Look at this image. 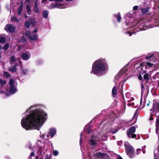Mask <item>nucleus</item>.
I'll use <instances>...</instances> for the list:
<instances>
[{
	"label": "nucleus",
	"mask_w": 159,
	"mask_h": 159,
	"mask_svg": "<svg viewBox=\"0 0 159 159\" xmlns=\"http://www.w3.org/2000/svg\"><path fill=\"white\" fill-rule=\"evenodd\" d=\"M80 135H81V136H82V134H81ZM82 141V139L81 138H80V145H81V144Z\"/></svg>",
	"instance_id": "obj_47"
},
{
	"label": "nucleus",
	"mask_w": 159,
	"mask_h": 159,
	"mask_svg": "<svg viewBox=\"0 0 159 159\" xmlns=\"http://www.w3.org/2000/svg\"><path fill=\"white\" fill-rule=\"evenodd\" d=\"M37 32V30L36 29H35L32 32L34 33H36Z\"/></svg>",
	"instance_id": "obj_55"
},
{
	"label": "nucleus",
	"mask_w": 159,
	"mask_h": 159,
	"mask_svg": "<svg viewBox=\"0 0 159 159\" xmlns=\"http://www.w3.org/2000/svg\"><path fill=\"white\" fill-rule=\"evenodd\" d=\"M135 131V128L134 126L131 127L129 129L127 133V135L129 138H134L136 136V135L133 134Z\"/></svg>",
	"instance_id": "obj_7"
},
{
	"label": "nucleus",
	"mask_w": 159,
	"mask_h": 159,
	"mask_svg": "<svg viewBox=\"0 0 159 159\" xmlns=\"http://www.w3.org/2000/svg\"><path fill=\"white\" fill-rule=\"evenodd\" d=\"M38 152L41 154H43L44 153V151L41 148H39Z\"/></svg>",
	"instance_id": "obj_24"
},
{
	"label": "nucleus",
	"mask_w": 159,
	"mask_h": 159,
	"mask_svg": "<svg viewBox=\"0 0 159 159\" xmlns=\"http://www.w3.org/2000/svg\"><path fill=\"white\" fill-rule=\"evenodd\" d=\"M9 92L10 94H13L17 91V90L16 88L17 84L12 79L10 78L9 82Z\"/></svg>",
	"instance_id": "obj_3"
},
{
	"label": "nucleus",
	"mask_w": 159,
	"mask_h": 159,
	"mask_svg": "<svg viewBox=\"0 0 159 159\" xmlns=\"http://www.w3.org/2000/svg\"><path fill=\"white\" fill-rule=\"evenodd\" d=\"M147 64L149 66H151L153 65L150 62H148L147 63Z\"/></svg>",
	"instance_id": "obj_43"
},
{
	"label": "nucleus",
	"mask_w": 159,
	"mask_h": 159,
	"mask_svg": "<svg viewBox=\"0 0 159 159\" xmlns=\"http://www.w3.org/2000/svg\"><path fill=\"white\" fill-rule=\"evenodd\" d=\"M34 156V153L33 152H32L30 154V157H31Z\"/></svg>",
	"instance_id": "obj_48"
},
{
	"label": "nucleus",
	"mask_w": 159,
	"mask_h": 159,
	"mask_svg": "<svg viewBox=\"0 0 159 159\" xmlns=\"http://www.w3.org/2000/svg\"><path fill=\"white\" fill-rule=\"evenodd\" d=\"M23 70V71L22 72V74H26L28 72V70L26 69V70Z\"/></svg>",
	"instance_id": "obj_35"
},
{
	"label": "nucleus",
	"mask_w": 159,
	"mask_h": 159,
	"mask_svg": "<svg viewBox=\"0 0 159 159\" xmlns=\"http://www.w3.org/2000/svg\"><path fill=\"white\" fill-rule=\"evenodd\" d=\"M30 54L28 52L23 53L21 55L22 58L24 60H28L30 58Z\"/></svg>",
	"instance_id": "obj_9"
},
{
	"label": "nucleus",
	"mask_w": 159,
	"mask_h": 159,
	"mask_svg": "<svg viewBox=\"0 0 159 159\" xmlns=\"http://www.w3.org/2000/svg\"><path fill=\"white\" fill-rule=\"evenodd\" d=\"M22 7L21 6L19 7L18 9V14L20 15L21 14V11H22Z\"/></svg>",
	"instance_id": "obj_30"
},
{
	"label": "nucleus",
	"mask_w": 159,
	"mask_h": 159,
	"mask_svg": "<svg viewBox=\"0 0 159 159\" xmlns=\"http://www.w3.org/2000/svg\"><path fill=\"white\" fill-rule=\"evenodd\" d=\"M145 148V146H144V147H142V150L143 152V154H144L145 153V151L144 150V148Z\"/></svg>",
	"instance_id": "obj_40"
},
{
	"label": "nucleus",
	"mask_w": 159,
	"mask_h": 159,
	"mask_svg": "<svg viewBox=\"0 0 159 159\" xmlns=\"http://www.w3.org/2000/svg\"><path fill=\"white\" fill-rule=\"evenodd\" d=\"M118 159H123L120 156H118L117 157Z\"/></svg>",
	"instance_id": "obj_54"
},
{
	"label": "nucleus",
	"mask_w": 159,
	"mask_h": 159,
	"mask_svg": "<svg viewBox=\"0 0 159 159\" xmlns=\"http://www.w3.org/2000/svg\"><path fill=\"white\" fill-rule=\"evenodd\" d=\"M151 110L155 112H158L159 111V104L157 103H153V107Z\"/></svg>",
	"instance_id": "obj_11"
},
{
	"label": "nucleus",
	"mask_w": 159,
	"mask_h": 159,
	"mask_svg": "<svg viewBox=\"0 0 159 159\" xmlns=\"http://www.w3.org/2000/svg\"><path fill=\"white\" fill-rule=\"evenodd\" d=\"M3 75L4 76H5L7 77H9L10 76V74L7 72L4 71L3 72Z\"/></svg>",
	"instance_id": "obj_25"
},
{
	"label": "nucleus",
	"mask_w": 159,
	"mask_h": 159,
	"mask_svg": "<svg viewBox=\"0 0 159 159\" xmlns=\"http://www.w3.org/2000/svg\"><path fill=\"white\" fill-rule=\"evenodd\" d=\"M1 93H5V95H7V93H5L3 91H1Z\"/></svg>",
	"instance_id": "obj_52"
},
{
	"label": "nucleus",
	"mask_w": 159,
	"mask_h": 159,
	"mask_svg": "<svg viewBox=\"0 0 159 159\" xmlns=\"http://www.w3.org/2000/svg\"><path fill=\"white\" fill-rule=\"evenodd\" d=\"M1 55H0V59H1Z\"/></svg>",
	"instance_id": "obj_63"
},
{
	"label": "nucleus",
	"mask_w": 159,
	"mask_h": 159,
	"mask_svg": "<svg viewBox=\"0 0 159 159\" xmlns=\"http://www.w3.org/2000/svg\"><path fill=\"white\" fill-rule=\"evenodd\" d=\"M158 9L159 10V6H158Z\"/></svg>",
	"instance_id": "obj_62"
},
{
	"label": "nucleus",
	"mask_w": 159,
	"mask_h": 159,
	"mask_svg": "<svg viewBox=\"0 0 159 159\" xmlns=\"http://www.w3.org/2000/svg\"><path fill=\"white\" fill-rule=\"evenodd\" d=\"M105 154L102 153L101 152H97L94 154V157L95 158H99L102 157L104 156Z\"/></svg>",
	"instance_id": "obj_14"
},
{
	"label": "nucleus",
	"mask_w": 159,
	"mask_h": 159,
	"mask_svg": "<svg viewBox=\"0 0 159 159\" xmlns=\"http://www.w3.org/2000/svg\"><path fill=\"white\" fill-rule=\"evenodd\" d=\"M144 78L147 80H148L149 79V75L148 74H146L143 76Z\"/></svg>",
	"instance_id": "obj_28"
},
{
	"label": "nucleus",
	"mask_w": 159,
	"mask_h": 159,
	"mask_svg": "<svg viewBox=\"0 0 159 159\" xmlns=\"http://www.w3.org/2000/svg\"><path fill=\"white\" fill-rule=\"evenodd\" d=\"M117 88L116 86H114L112 89V94L113 96L116 95L117 94Z\"/></svg>",
	"instance_id": "obj_18"
},
{
	"label": "nucleus",
	"mask_w": 159,
	"mask_h": 159,
	"mask_svg": "<svg viewBox=\"0 0 159 159\" xmlns=\"http://www.w3.org/2000/svg\"><path fill=\"white\" fill-rule=\"evenodd\" d=\"M47 0H42L41 3H43L45 4H46Z\"/></svg>",
	"instance_id": "obj_45"
},
{
	"label": "nucleus",
	"mask_w": 159,
	"mask_h": 159,
	"mask_svg": "<svg viewBox=\"0 0 159 159\" xmlns=\"http://www.w3.org/2000/svg\"><path fill=\"white\" fill-rule=\"evenodd\" d=\"M26 9H27V11H31L30 7V6L28 5L26 6Z\"/></svg>",
	"instance_id": "obj_38"
},
{
	"label": "nucleus",
	"mask_w": 159,
	"mask_h": 159,
	"mask_svg": "<svg viewBox=\"0 0 159 159\" xmlns=\"http://www.w3.org/2000/svg\"><path fill=\"white\" fill-rule=\"evenodd\" d=\"M2 48V47L0 46V49H1V48Z\"/></svg>",
	"instance_id": "obj_64"
},
{
	"label": "nucleus",
	"mask_w": 159,
	"mask_h": 159,
	"mask_svg": "<svg viewBox=\"0 0 159 159\" xmlns=\"http://www.w3.org/2000/svg\"><path fill=\"white\" fill-rule=\"evenodd\" d=\"M11 20L12 21H14L16 22H19V19H17L15 17H13L11 18Z\"/></svg>",
	"instance_id": "obj_23"
},
{
	"label": "nucleus",
	"mask_w": 159,
	"mask_h": 159,
	"mask_svg": "<svg viewBox=\"0 0 159 159\" xmlns=\"http://www.w3.org/2000/svg\"><path fill=\"white\" fill-rule=\"evenodd\" d=\"M6 40L5 38L3 37H0V43H4Z\"/></svg>",
	"instance_id": "obj_26"
},
{
	"label": "nucleus",
	"mask_w": 159,
	"mask_h": 159,
	"mask_svg": "<svg viewBox=\"0 0 159 159\" xmlns=\"http://www.w3.org/2000/svg\"><path fill=\"white\" fill-rule=\"evenodd\" d=\"M138 78L139 80H141L142 79V77L140 75L138 76Z\"/></svg>",
	"instance_id": "obj_42"
},
{
	"label": "nucleus",
	"mask_w": 159,
	"mask_h": 159,
	"mask_svg": "<svg viewBox=\"0 0 159 159\" xmlns=\"http://www.w3.org/2000/svg\"><path fill=\"white\" fill-rule=\"evenodd\" d=\"M17 59H18V61L20 62V60L18 58Z\"/></svg>",
	"instance_id": "obj_57"
},
{
	"label": "nucleus",
	"mask_w": 159,
	"mask_h": 159,
	"mask_svg": "<svg viewBox=\"0 0 159 159\" xmlns=\"http://www.w3.org/2000/svg\"><path fill=\"white\" fill-rule=\"evenodd\" d=\"M54 7H57L58 8L61 9L64 8L66 7H65L64 5L61 4L59 3H57Z\"/></svg>",
	"instance_id": "obj_19"
},
{
	"label": "nucleus",
	"mask_w": 159,
	"mask_h": 159,
	"mask_svg": "<svg viewBox=\"0 0 159 159\" xmlns=\"http://www.w3.org/2000/svg\"><path fill=\"white\" fill-rule=\"evenodd\" d=\"M52 143H51V147H52Z\"/></svg>",
	"instance_id": "obj_61"
},
{
	"label": "nucleus",
	"mask_w": 159,
	"mask_h": 159,
	"mask_svg": "<svg viewBox=\"0 0 159 159\" xmlns=\"http://www.w3.org/2000/svg\"><path fill=\"white\" fill-rule=\"evenodd\" d=\"M141 87H142V89H143V84H142V86H141Z\"/></svg>",
	"instance_id": "obj_58"
},
{
	"label": "nucleus",
	"mask_w": 159,
	"mask_h": 159,
	"mask_svg": "<svg viewBox=\"0 0 159 159\" xmlns=\"http://www.w3.org/2000/svg\"><path fill=\"white\" fill-rule=\"evenodd\" d=\"M0 83L1 84L2 86H3L5 84H6V81L4 80H2L1 79H0Z\"/></svg>",
	"instance_id": "obj_27"
},
{
	"label": "nucleus",
	"mask_w": 159,
	"mask_h": 159,
	"mask_svg": "<svg viewBox=\"0 0 159 159\" xmlns=\"http://www.w3.org/2000/svg\"><path fill=\"white\" fill-rule=\"evenodd\" d=\"M37 3H38V1H37V0L35 3L34 6V12L36 13H38L39 12V9L38 7Z\"/></svg>",
	"instance_id": "obj_17"
},
{
	"label": "nucleus",
	"mask_w": 159,
	"mask_h": 159,
	"mask_svg": "<svg viewBox=\"0 0 159 159\" xmlns=\"http://www.w3.org/2000/svg\"><path fill=\"white\" fill-rule=\"evenodd\" d=\"M150 120H153V118L152 117V115H151L150 116Z\"/></svg>",
	"instance_id": "obj_49"
},
{
	"label": "nucleus",
	"mask_w": 159,
	"mask_h": 159,
	"mask_svg": "<svg viewBox=\"0 0 159 159\" xmlns=\"http://www.w3.org/2000/svg\"><path fill=\"white\" fill-rule=\"evenodd\" d=\"M154 25L156 26H159V16L156 19Z\"/></svg>",
	"instance_id": "obj_22"
},
{
	"label": "nucleus",
	"mask_w": 159,
	"mask_h": 159,
	"mask_svg": "<svg viewBox=\"0 0 159 159\" xmlns=\"http://www.w3.org/2000/svg\"><path fill=\"white\" fill-rule=\"evenodd\" d=\"M156 126V132L157 134H158V133H159V115L157 119Z\"/></svg>",
	"instance_id": "obj_12"
},
{
	"label": "nucleus",
	"mask_w": 159,
	"mask_h": 159,
	"mask_svg": "<svg viewBox=\"0 0 159 159\" xmlns=\"http://www.w3.org/2000/svg\"><path fill=\"white\" fill-rule=\"evenodd\" d=\"M18 66V64H16L15 65L9 68L8 70L12 72H15L17 70L16 66Z\"/></svg>",
	"instance_id": "obj_15"
},
{
	"label": "nucleus",
	"mask_w": 159,
	"mask_h": 159,
	"mask_svg": "<svg viewBox=\"0 0 159 159\" xmlns=\"http://www.w3.org/2000/svg\"><path fill=\"white\" fill-rule=\"evenodd\" d=\"M149 103H148L147 104V106H149Z\"/></svg>",
	"instance_id": "obj_59"
},
{
	"label": "nucleus",
	"mask_w": 159,
	"mask_h": 159,
	"mask_svg": "<svg viewBox=\"0 0 159 159\" xmlns=\"http://www.w3.org/2000/svg\"><path fill=\"white\" fill-rule=\"evenodd\" d=\"M100 139L96 136H93L90 140V143L93 146H95L97 143L98 140H100Z\"/></svg>",
	"instance_id": "obj_10"
},
{
	"label": "nucleus",
	"mask_w": 159,
	"mask_h": 159,
	"mask_svg": "<svg viewBox=\"0 0 159 159\" xmlns=\"http://www.w3.org/2000/svg\"><path fill=\"white\" fill-rule=\"evenodd\" d=\"M59 154V152L57 151L54 150L53 151V154L54 156H57Z\"/></svg>",
	"instance_id": "obj_33"
},
{
	"label": "nucleus",
	"mask_w": 159,
	"mask_h": 159,
	"mask_svg": "<svg viewBox=\"0 0 159 159\" xmlns=\"http://www.w3.org/2000/svg\"><path fill=\"white\" fill-rule=\"evenodd\" d=\"M25 35L30 40H36L38 38V36L37 34L33 35V32L29 31H27L26 32Z\"/></svg>",
	"instance_id": "obj_5"
},
{
	"label": "nucleus",
	"mask_w": 159,
	"mask_h": 159,
	"mask_svg": "<svg viewBox=\"0 0 159 159\" xmlns=\"http://www.w3.org/2000/svg\"><path fill=\"white\" fill-rule=\"evenodd\" d=\"M138 8V6H135L133 7V10H136Z\"/></svg>",
	"instance_id": "obj_39"
},
{
	"label": "nucleus",
	"mask_w": 159,
	"mask_h": 159,
	"mask_svg": "<svg viewBox=\"0 0 159 159\" xmlns=\"http://www.w3.org/2000/svg\"><path fill=\"white\" fill-rule=\"evenodd\" d=\"M25 25L26 28H29L30 26V22L28 21H26L25 23Z\"/></svg>",
	"instance_id": "obj_29"
},
{
	"label": "nucleus",
	"mask_w": 159,
	"mask_h": 159,
	"mask_svg": "<svg viewBox=\"0 0 159 159\" xmlns=\"http://www.w3.org/2000/svg\"><path fill=\"white\" fill-rule=\"evenodd\" d=\"M32 24H34L35 23V20L34 19H30Z\"/></svg>",
	"instance_id": "obj_37"
},
{
	"label": "nucleus",
	"mask_w": 159,
	"mask_h": 159,
	"mask_svg": "<svg viewBox=\"0 0 159 159\" xmlns=\"http://www.w3.org/2000/svg\"><path fill=\"white\" fill-rule=\"evenodd\" d=\"M125 146H126V151L128 156L130 158L133 157L134 154V149L131 146L127 144V143H125Z\"/></svg>",
	"instance_id": "obj_4"
},
{
	"label": "nucleus",
	"mask_w": 159,
	"mask_h": 159,
	"mask_svg": "<svg viewBox=\"0 0 159 159\" xmlns=\"http://www.w3.org/2000/svg\"><path fill=\"white\" fill-rule=\"evenodd\" d=\"M48 12L47 10H44L43 12V15L45 18H47L48 16Z\"/></svg>",
	"instance_id": "obj_21"
},
{
	"label": "nucleus",
	"mask_w": 159,
	"mask_h": 159,
	"mask_svg": "<svg viewBox=\"0 0 159 159\" xmlns=\"http://www.w3.org/2000/svg\"><path fill=\"white\" fill-rule=\"evenodd\" d=\"M15 29V27L11 24H8L6 25L5 28V30L7 32L12 33L13 32Z\"/></svg>",
	"instance_id": "obj_6"
},
{
	"label": "nucleus",
	"mask_w": 159,
	"mask_h": 159,
	"mask_svg": "<svg viewBox=\"0 0 159 159\" xmlns=\"http://www.w3.org/2000/svg\"><path fill=\"white\" fill-rule=\"evenodd\" d=\"M25 114L21 124L22 126L27 130H39L47 117L46 113L41 106L37 104L31 106Z\"/></svg>",
	"instance_id": "obj_1"
},
{
	"label": "nucleus",
	"mask_w": 159,
	"mask_h": 159,
	"mask_svg": "<svg viewBox=\"0 0 159 159\" xmlns=\"http://www.w3.org/2000/svg\"><path fill=\"white\" fill-rule=\"evenodd\" d=\"M127 33L129 34V36H131L132 34V33L130 32H128Z\"/></svg>",
	"instance_id": "obj_50"
},
{
	"label": "nucleus",
	"mask_w": 159,
	"mask_h": 159,
	"mask_svg": "<svg viewBox=\"0 0 159 159\" xmlns=\"http://www.w3.org/2000/svg\"><path fill=\"white\" fill-rule=\"evenodd\" d=\"M114 16L117 18L118 22L120 21L121 20V17L119 13H118L117 15H115Z\"/></svg>",
	"instance_id": "obj_20"
},
{
	"label": "nucleus",
	"mask_w": 159,
	"mask_h": 159,
	"mask_svg": "<svg viewBox=\"0 0 159 159\" xmlns=\"http://www.w3.org/2000/svg\"><path fill=\"white\" fill-rule=\"evenodd\" d=\"M116 132H117V131H116V132H112V133H113V134H114V133H115Z\"/></svg>",
	"instance_id": "obj_60"
},
{
	"label": "nucleus",
	"mask_w": 159,
	"mask_h": 159,
	"mask_svg": "<svg viewBox=\"0 0 159 159\" xmlns=\"http://www.w3.org/2000/svg\"><path fill=\"white\" fill-rule=\"evenodd\" d=\"M154 55L153 54L150 55L149 56H148L146 57H145V59H147V60L151 58H152V57Z\"/></svg>",
	"instance_id": "obj_34"
},
{
	"label": "nucleus",
	"mask_w": 159,
	"mask_h": 159,
	"mask_svg": "<svg viewBox=\"0 0 159 159\" xmlns=\"http://www.w3.org/2000/svg\"><path fill=\"white\" fill-rule=\"evenodd\" d=\"M26 39L24 37H22V39H20V41L21 42H26Z\"/></svg>",
	"instance_id": "obj_36"
},
{
	"label": "nucleus",
	"mask_w": 159,
	"mask_h": 159,
	"mask_svg": "<svg viewBox=\"0 0 159 159\" xmlns=\"http://www.w3.org/2000/svg\"><path fill=\"white\" fill-rule=\"evenodd\" d=\"M107 69L108 66L105 60L104 59H99L93 63L91 73L98 75H101L105 74Z\"/></svg>",
	"instance_id": "obj_2"
},
{
	"label": "nucleus",
	"mask_w": 159,
	"mask_h": 159,
	"mask_svg": "<svg viewBox=\"0 0 159 159\" xmlns=\"http://www.w3.org/2000/svg\"><path fill=\"white\" fill-rule=\"evenodd\" d=\"M50 1H53L54 0H49ZM63 0H54L55 2H62Z\"/></svg>",
	"instance_id": "obj_41"
},
{
	"label": "nucleus",
	"mask_w": 159,
	"mask_h": 159,
	"mask_svg": "<svg viewBox=\"0 0 159 159\" xmlns=\"http://www.w3.org/2000/svg\"><path fill=\"white\" fill-rule=\"evenodd\" d=\"M56 129L55 128H52L49 129L47 137H53L56 134Z\"/></svg>",
	"instance_id": "obj_8"
},
{
	"label": "nucleus",
	"mask_w": 159,
	"mask_h": 159,
	"mask_svg": "<svg viewBox=\"0 0 159 159\" xmlns=\"http://www.w3.org/2000/svg\"><path fill=\"white\" fill-rule=\"evenodd\" d=\"M45 159H50V158L47 155L45 156Z\"/></svg>",
	"instance_id": "obj_51"
},
{
	"label": "nucleus",
	"mask_w": 159,
	"mask_h": 159,
	"mask_svg": "<svg viewBox=\"0 0 159 159\" xmlns=\"http://www.w3.org/2000/svg\"><path fill=\"white\" fill-rule=\"evenodd\" d=\"M141 151V149H140V148H139V149H138L137 150V154H139V152L140 151Z\"/></svg>",
	"instance_id": "obj_46"
},
{
	"label": "nucleus",
	"mask_w": 159,
	"mask_h": 159,
	"mask_svg": "<svg viewBox=\"0 0 159 159\" xmlns=\"http://www.w3.org/2000/svg\"><path fill=\"white\" fill-rule=\"evenodd\" d=\"M28 14L29 15H30L31 14V11H27Z\"/></svg>",
	"instance_id": "obj_53"
},
{
	"label": "nucleus",
	"mask_w": 159,
	"mask_h": 159,
	"mask_svg": "<svg viewBox=\"0 0 159 159\" xmlns=\"http://www.w3.org/2000/svg\"><path fill=\"white\" fill-rule=\"evenodd\" d=\"M45 136V135L44 134H41L40 136L42 138H44Z\"/></svg>",
	"instance_id": "obj_44"
},
{
	"label": "nucleus",
	"mask_w": 159,
	"mask_h": 159,
	"mask_svg": "<svg viewBox=\"0 0 159 159\" xmlns=\"http://www.w3.org/2000/svg\"><path fill=\"white\" fill-rule=\"evenodd\" d=\"M17 59L15 58V57L12 56L10 59V64L11 65H12L14 64H17L16 63Z\"/></svg>",
	"instance_id": "obj_13"
},
{
	"label": "nucleus",
	"mask_w": 159,
	"mask_h": 159,
	"mask_svg": "<svg viewBox=\"0 0 159 159\" xmlns=\"http://www.w3.org/2000/svg\"><path fill=\"white\" fill-rule=\"evenodd\" d=\"M9 45L8 44H6L3 46V49L5 50H7L9 47Z\"/></svg>",
	"instance_id": "obj_32"
},
{
	"label": "nucleus",
	"mask_w": 159,
	"mask_h": 159,
	"mask_svg": "<svg viewBox=\"0 0 159 159\" xmlns=\"http://www.w3.org/2000/svg\"><path fill=\"white\" fill-rule=\"evenodd\" d=\"M126 25H129V23L128 22H127V21H126Z\"/></svg>",
	"instance_id": "obj_56"
},
{
	"label": "nucleus",
	"mask_w": 159,
	"mask_h": 159,
	"mask_svg": "<svg viewBox=\"0 0 159 159\" xmlns=\"http://www.w3.org/2000/svg\"><path fill=\"white\" fill-rule=\"evenodd\" d=\"M159 152V150L157 149H155L154 150V158L155 157V156L156 155H158V153Z\"/></svg>",
	"instance_id": "obj_31"
},
{
	"label": "nucleus",
	"mask_w": 159,
	"mask_h": 159,
	"mask_svg": "<svg viewBox=\"0 0 159 159\" xmlns=\"http://www.w3.org/2000/svg\"><path fill=\"white\" fill-rule=\"evenodd\" d=\"M139 9L141 11L142 13L144 14H145L148 11L150 8L148 7H147L145 8H143L141 7H139Z\"/></svg>",
	"instance_id": "obj_16"
}]
</instances>
